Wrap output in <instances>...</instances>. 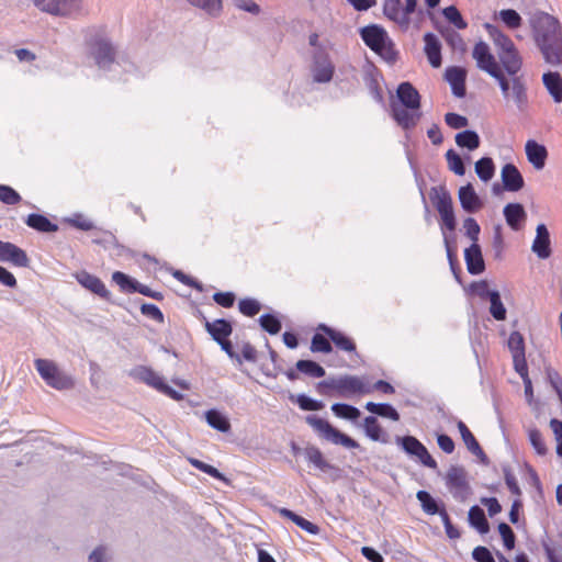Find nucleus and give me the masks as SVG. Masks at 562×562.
<instances>
[{"mask_svg":"<svg viewBox=\"0 0 562 562\" xmlns=\"http://www.w3.org/2000/svg\"><path fill=\"white\" fill-rule=\"evenodd\" d=\"M533 37L546 63L551 66L562 64V26L552 15L539 12L531 16Z\"/></svg>","mask_w":562,"mask_h":562,"instance_id":"nucleus-1","label":"nucleus"},{"mask_svg":"<svg viewBox=\"0 0 562 562\" xmlns=\"http://www.w3.org/2000/svg\"><path fill=\"white\" fill-rule=\"evenodd\" d=\"M328 389L337 391L338 395L347 396L349 394H369L371 385L357 375H344L339 378H329L317 383V391L323 395H329Z\"/></svg>","mask_w":562,"mask_h":562,"instance_id":"nucleus-2","label":"nucleus"},{"mask_svg":"<svg viewBox=\"0 0 562 562\" xmlns=\"http://www.w3.org/2000/svg\"><path fill=\"white\" fill-rule=\"evenodd\" d=\"M34 366L48 386L58 391L74 389L75 379L63 371L55 361L38 358L34 361Z\"/></svg>","mask_w":562,"mask_h":562,"instance_id":"nucleus-3","label":"nucleus"},{"mask_svg":"<svg viewBox=\"0 0 562 562\" xmlns=\"http://www.w3.org/2000/svg\"><path fill=\"white\" fill-rule=\"evenodd\" d=\"M361 38L372 50L387 61H395L396 52L387 33L379 25L364 26L360 31Z\"/></svg>","mask_w":562,"mask_h":562,"instance_id":"nucleus-4","label":"nucleus"},{"mask_svg":"<svg viewBox=\"0 0 562 562\" xmlns=\"http://www.w3.org/2000/svg\"><path fill=\"white\" fill-rule=\"evenodd\" d=\"M306 423L310 426H312L316 431L321 432L326 440L335 445H341L345 448L349 449L359 448V443L356 440L333 427L325 419L311 415L306 417Z\"/></svg>","mask_w":562,"mask_h":562,"instance_id":"nucleus-5","label":"nucleus"},{"mask_svg":"<svg viewBox=\"0 0 562 562\" xmlns=\"http://www.w3.org/2000/svg\"><path fill=\"white\" fill-rule=\"evenodd\" d=\"M446 484L453 497L460 502H464L471 494L468 473L463 467L451 465L446 475Z\"/></svg>","mask_w":562,"mask_h":562,"instance_id":"nucleus-6","label":"nucleus"},{"mask_svg":"<svg viewBox=\"0 0 562 562\" xmlns=\"http://www.w3.org/2000/svg\"><path fill=\"white\" fill-rule=\"evenodd\" d=\"M43 12L56 16H72L81 12L82 0H34Z\"/></svg>","mask_w":562,"mask_h":562,"instance_id":"nucleus-7","label":"nucleus"},{"mask_svg":"<svg viewBox=\"0 0 562 562\" xmlns=\"http://www.w3.org/2000/svg\"><path fill=\"white\" fill-rule=\"evenodd\" d=\"M434 194H431L432 203L440 214L441 221L447 229L454 231L456 229V217L453 213L452 199L449 192L445 188H440L439 190L434 188Z\"/></svg>","mask_w":562,"mask_h":562,"instance_id":"nucleus-8","label":"nucleus"},{"mask_svg":"<svg viewBox=\"0 0 562 562\" xmlns=\"http://www.w3.org/2000/svg\"><path fill=\"white\" fill-rule=\"evenodd\" d=\"M396 442L403 448V450L406 453L417 457L425 467L431 469L437 468V462L435 461V459L429 454L426 447L415 437H396Z\"/></svg>","mask_w":562,"mask_h":562,"instance_id":"nucleus-9","label":"nucleus"},{"mask_svg":"<svg viewBox=\"0 0 562 562\" xmlns=\"http://www.w3.org/2000/svg\"><path fill=\"white\" fill-rule=\"evenodd\" d=\"M313 74L317 82H328L331 80L335 67L331 64L328 54L323 47L315 49Z\"/></svg>","mask_w":562,"mask_h":562,"instance_id":"nucleus-10","label":"nucleus"},{"mask_svg":"<svg viewBox=\"0 0 562 562\" xmlns=\"http://www.w3.org/2000/svg\"><path fill=\"white\" fill-rule=\"evenodd\" d=\"M472 55L476 60L477 67L488 75H495L496 70L501 68L495 57L491 54L488 45L482 41L475 44Z\"/></svg>","mask_w":562,"mask_h":562,"instance_id":"nucleus-11","label":"nucleus"},{"mask_svg":"<svg viewBox=\"0 0 562 562\" xmlns=\"http://www.w3.org/2000/svg\"><path fill=\"white\" fill-rule=\"evenodd\" d=\"M393 119L404 130L413 128L422 117L419 109H411L403 104H391Z\"/></svg>","mask_w":562,"mask_h":562,"instance_id":"nucleus-12","label":"nucleus"},{"mask_svg":"<svg viewBox=\"0 0 562 562\" xmlns=\"http://www.w3.org/2000/svg\"><path fill=\"white\" fill-rule=\"evenodd\" d=\"M397 101L391 104H403L411 109H420V94L411 82H402L396 90Z\"/></svg>","mask_w":562,"mask_h":562,"instance_id":"nucleus-13","label":"nucleus"},{"mask_svg":"<svg viewBox=\"0 0 562 562\" xmlns=\"http://www.w3.org/2000/svg\"><path fill=\"white\" fill-rule=\"evenodd\" d=\"M93 57L100 68H106L115 59V48L109 40L99 38L94 42Z\"/></svg>","mask_w":562,"mask_h":562,"instance_id":"nucleus-14","label":"nucleus"},{"mask_svg":"<svg viewBox=\"0 0 562 562\" xmlns=\"http://www.w3.org/2000/svg\"><path fill=\"white\" fill-rule=\"evenodd\" d=\"M531 249L540 259H547L551 256L550 234L544 224H538Z\"/></svg>","mask_w":562,"mask_h":562,"instance_id":"nucleus-15","label":"nucleus"},{"mask_svg":"<svg viewBox=\"0 0 562 562\" xmlns=\"http://www.w3.org/2000/svg\"><path fill=\"white\" fill-rule=\"evenodd\" d=\"M502 182L505 190L517 192L525 186L524 178L518 168L513 164H506L502 169Z\"/></svg>","mask_w":562,"mask_h":562,"instance_id":"nucleus-16","label":"nucleus"},{"mask_svg":"<svg viewBox=\"0 0 562 562\" xmlns=\"http://www.w3.org/2000/svg\"><path fill=\"white\" fill-rule=\"evenodd\" d=\"M464 259L469 273L480 274L485 270L481 246L477 243H473L464 250Z\"/></svg>","mask_w":562,"mask_h":562,"instance_id":"nucleus-17","label":"nucleus"},{"mask_svg":"<svg viewBox=\"0 0 562 562\" xmlns=\"http://www.w3.org/2000/svg\"><path fill=\"white\" fill-rule=\"evenodd\" d=\"M467 71L461 67H448L445 72L446 80L450 83L452 93L458 98L465 95Z\"/></svg>","mask_w":562,"mask_h":562,"instance_id":"nucleus-18","label":"nucleus"},{"mask_svg":"<svg viewBox=\"0 0 562 562\" xmlns=\"http://www.w3.org/2000/svg\"><path fill=\"white\" fill-rule=\"evenodd\" d=\"M458 195L462 209L468 213H475L483 206V202L471 183L461 187Z\"/></svg>","mask_w":562,"mask_h":562,"instance_id":"nucleus-19","label":"nucleus"},{"mask_svg":"<svg viewBox=\"0 0 562 562\" xmlns=\"http://www.w3.org/2000/svg\"><path fill=\"white\" fill-rule=\"evenodd\" d=\"M77 281L102 299L110 300V292L106 290L104 283L95 276L90 274L87 271H81L76 274Z\"/></svg>","mask_w":562,"mask_h":562,"instance_id":"nucleus-20","label":"nucleus"},{"mask_svg":"<svg viewBox=\"0 0 562 562\" xmlns=\"http://www.w3.org/2000/svg\"><path fill=\"white\" fill-rule=\"evenodd\" d=\"M525 150L527 159L533 168L537 170L543 169L548 157L547 148L536 140L530 139L526 143Z\"/></svg>","mask_w":562,"mask_h":562,"instance_id":"nucleus-21","label":"nucleus"},{"mask_svg":"<svg viewBox=\"0 0 562 562\" xmlns=\"http://www.w3.org/2000/svg\"><path fill=\"white\" fill-rule=\"evenodd\" d=\"M383 13L402 26H408L409 24L411 13H406V8H402L401 0H384Z\"/></svg>","mask_w":562,"mask_h":562,"instance_id":"nucleus-22","label":"nucleus"},{"mask_svg":"<svg viewBox=\"0 0 562 562\" xmlns=\"http://www.w3.org/2000/svg\"><path fill=\"white\" fill-rule=\"evenodd\" d=\"M507 225L518 231L527 218V213L520 203H508L503 210Z\"/></svg>","mask_w":562,"mask_h":562,"instance_id":"nucleus-23","label":"nucleus"},{"mask_svg":"<svg viewBox=\"0 0 562 562\" xmlns=\"http://www.w3.org/2000/svg\"><path fill=\"white\" fill-rule=\"evenodd\" d=\"M130 375L148 384L149 386L155 387L158 391H160L165 383L161 376H159L153 369L145 366L135 367L133 370H131Z\"/></svg>","mask_w":562,"mask_h":562,"instance_id":"nucleus-24","label":"nucleus"},{"mask_svg":"<svg viewBox=\"0 0 562 562\" xmlns=\"http://www.w3.org/2000/svg\"><path fill=\"white\" fill-rule=\"evenodd\" d=\"M425 53L430 65L435 68L441 66V44L437 36L432 33H426L424 36Z\"/></svg>","mask_w":562,"mask_h":562,"instance_id":"nucleus-25","label":"nucleus"},{"mask_svg":"<svg viewBox=\"0 0 562 562\" xmlns=\"http://www.w3.org/2000/svg\"><path fill=\"white\" fill-rule=\"evenodd\" d=\"M512 89L510 95L513 97L517 108L524 111L528 103L527 87L522 76H510Z\"/></svg>","mask_w":562,"mask_h":562,"instance_id":"nucleus-26","label":"nucleus"},{"mask_svg":"<svg viewBox=\"0 0 562 562\" xmlns=\"http://www.w3.org/2000/svg\"><path fill=\"white\" fill-rule=\"evenodd\" d=\"M499 60L509 76H517L521 68L522 61L516 47L505 50V53H497Z\"/></svg>","mask_w":562,"mask_h":562,"instance_id":"nucleus-27","label":"nucleus"},{"mask_svg":"<svg viewBox=\"0 0 562 562\" xmlns=\"http://www.w3.org/2000/svg\"><path fill=\"white\" fill-rule=\"evenodd\" d=\"M542 82L555 103L562 102V77L559 72L549 71L542 76Z\"/></svg>","mask_w":562,"mask_h":562,"instance_id":"nucleus-28","label":"nucleus"},{"mask_svg":"<svg viewBox=\"0 0 562 562\" xmlns=\"http://www.w3.org/2000/svg\"><path fill=\"white\" fill-rule=\"evenodd\" d=\"M205 328L216 342L226 339L233 331L231 323L224 318L214 322L206 321Z\"/></svg>","mask_w":562,"mask_h":562,"instance_id":"nucleus-29","label":"nucleus"},{"mask_svg":"<svg viewBox=\"0 0 562 562\" xmlns=\"http://www.w3.org/2000/svg\"><path fill=\"white\" fill-rule=\"evenodd\" d=\"M363 428L366 435L373 441H380L382 443L389 442V435L380 426L376 417L368 416L363 420Z\"/></svg>","mask_w":562,"mask_h":562,"instance_id":"nucleus-30","label":"nucleus"},{"mask_svg":"<svg viewBox=\"0 0 562 562\" xmlns=\"http://www.w3.org/2000/svg\"><path fill=\"white\" fill-rule=\"evenodd\" d=\"M468 519L469 524L480 533L485 535L490 531V524L485 517L484 510L480 506L474 505L470 508Z\"/></svg>","mask_w":562,"mask_h":562,"instance_id":"nucleus-31","label":"nucleus"},{"mask_svg":"<svg viewBox=\"0 0 562 562\" xmlns=\"http://www.w3.org/2000/svg\"><path fill=\"white\" fill-rule=\"evenodd\" d=\"M485 29L491 36V38L494 41V44L498 48V53H505V50H509L515 47L513 41L505 35L498 27L486 23Z\"/></svg>","mask_w":562,"mask_h":562,"instance_id":"nucleus-32","label":"nucleus"},{"mask_svg":"<svg viewBox=\"0 0 562 562\" xmlns=\"http://www.w3.org/2000/svg\"><path fill=\"white\" fill-rule=\"evenodd\" d=\"M205 419L212 428L221 432H227L231 430V423L228 418L217 409L207 411L205 413Z\"/></svg>","mask_w":562,"mask_h":562,"instance_id":"nucleus-33","label":"nucleus"},{"mask_svg":"<svg viewBox=\"0 0 562 562\" xmlns=\"http://www.w3.org/2000/svg\"><path fill=\"white\" fill-rule=\"evenodd\" d=\"M26 224L42 233L56 232L58 226L52 223L46 216L41 214H30L26 218Z\"/></svg>","mask_w":562,"mask_h":562,"instance_id":"nucleus-34","label":"nucleus"},{"mask_svg":"<svg viewBox=\"0 0 562 562\" xmlns=\"http://www.w3.org/2000/svg\"><path fill=\"white\" fill-rule=\"evenodd\" d=\"M454 139L459 147L467 148L469 150L479 148L481 143L479 134L471 130L458 133Z\"/></svg>","mask_w":562,"mask_h":562,"instance_id":"nucleus-35","label":"nucleus"},{"mask_svg":"<svg viewBox=\"0 0 562 562\" xmlns=\"http://www.w3.org/2000/svg\"><path fill=\"white\" fill-rule=\"evenodd\" d=\"M279 513L283 517L292 520L295 525H297L299 527H301L302 529H304L305 531H307L311 535H317L319 532V527L317 525L306 520L305 518L296 515L295 513H293L292 510H290L288 508H281L279 510Z\"/></svg>","mask_w":562,"mask_h":562,"instance_id":"nucleus-36","label":"nucleus"},{"mask_svg":"<svg viewBox=\"0 0 562 562\" xmlns=\"http://www.w3.org/2000/svg\"><path fill=\"white\" fill-rule=\"evenodd\" d=\"M475 173L484 181H490L495 173V165L491 157H483L475 162Z\"/></svg>","mask_w":562,"mask_h":562,"instance_id":"nucleus-37","label":"nucleus"},{"mask_svg":"<svg viewBox=\"0 0 562 562\" xmlns=\"http://www.w3.org/2000/svg\"><path fill=\"white\" fill-rule=\"evenodd\" d=\"M297 371L313 378H322L325 375V369L313 360H299L295 363Z\"/></svg>","mask_w":562,"mask_h":562,"instance_id":"nucleus-38","label":"nucleus"},{"mask_svg":"<svg viewBox=\"0 0 562 562\" xmlns=\"http://www.w3.org/2000/svg\"><path fill=\"white\" fill-rule=\"evenodd\" d=\"M188 2L214 18L218 16L223 10L222 0H188Z\"/></svg>","mask_w":562,"mask_h":562,"instance_id":"nucleus-39","label":"nucleus"},{"mask_svg":"<svg viewBox=\"0 0 562 562\" xmlns=\"http://www.w3.org/2000/svg\"><path fill=\"white\" fill-rule=\"evenodd\" d=\"M331 411L337 417L352 422L357 420L361 415L357 407L345 403L333 404Z\"/></svg>","mask_w":562,"mask_h":562,"instance_id":"nucleus-40","label":"nucleus"},{"mask_svg":"<svg viewBox=\"0 0 562 562\" xmlns=\"http://www.w3.org/2000/svg\"><path fill=\"white\" fill-rule=\"evenodd\" d=\"M416 497L426 514L440 515L442 508L439 507L437 501L427 491H418Z\"/></svg>","mask_w":562,"mask_h":562,"instance_id":"nucleus-41","label":"nucleus"},{"mask_svg":"<svg viewBox=\"0 0 562 562\" xmlns=\"http://www.w3.org/2000/svg\"><path fill=\"white\" fill-rule=\"evenodd\" d=\"M491 306H490V313L496 321H504L506 318V308L501 300V294L498 291L493 290V293L491 294Z\"/></svg>","mask_w":562,"mask_h":562,"instance_id":"nucleus-42","label":"nucleus"},{"mask_svg":"<svg viewBox=\"0 0 562 562\" xmlns=\"http://www.w3.org/2000/svg\"><path fill=\"white\" fill-rule=\"evenodd\" d=\"M461 438L470 452H481V446L463 422H458Z\"/></svg>","mask_w":562,"mask_h":562,"instance_id":"nucleus-43","label":"nucleus"},{"mask_svg":"<svg viewBox=\"0 0 562 562\" xmlns=\"http://www.w3.org/2000/svg\"><path fill=\"white\" fill-rule=\"evenodd\" d=\"M5 261H10L18 267H29L30 259L24 250L15 246L11 245L10 250L8 251Z\"/></svg>","mask_w":562,"mask_h":562,"instance_id":"nucleus-44","label":"nucleus"},{"mask_svg":"<svg viewBox=\"0 0 562 562\" xmlns=\"http://www.w3.org/2000/svg\"><path fill=\"white\" fill-rule=\"evenodd\" d=\"M305 456L310 462L315 464L318 469L325 471L330 469L329 463L324 459L321 450L314 446L307 447L305 449Z\"/></svg>","mask_w":562,"mask_h":562,"instance_id":"nucleus-45","label":"nucleus"},{"mask_svg":"<svg viewBox=\"0 0 562 562\" xmlns=\"http://www.w3.org/2000/svg\"><path fill=\"white\" fill-rule=\"evenodd\" d=\"M499 19L512 30L518 29L521 25L522 19L519 13L514 9H504L498 12Z\"/></svg>","mask_w":562,"mask_h":562,"instance_id":"nucleus-46","label":"nucleus"},{"mask_svg":"<svg viewBox=\"0 0 562 562\" xmlns=\"http://www.w3.org/2000/svg\"><path fill=\"white\" fill-rule=\"evenodd\" d=\"M508 348L514 357L525 356V340L519 331H513L508 338Z\"/></svg>","mask_w":562,"mask_h":562,"instance_id":"nucleus-47","label":"nucleus"},{"mask_svg":"<svg viewBox=\"0 0 562 562\" xmlns=\"http://www.w3.org/2000/svg\"><path fill=\"white\" fill-rule=\"evenodd\" d=\"M446 159L449 169L453 171L456 175L463 176L465 173L464 162L462 158L453 149H449L446 153Z\"/></svg>","mask_w":562,"mask_h":562,"instance_id":"nucleus-48","label":"nucleus"},{"mask_svg":"<svg viewBox=\"0 0 562 562\" xmlns=\"http://www.w3.org/2000/svg\"><path fill=\"white\" fill-rule=\"evenodd\" d=\"M443 16L452 23L457 29L464 30L468 23L463 20L461 13L454 5L447 7L442 10Z\"/></svg>","mask_w":562,"mask_h":562,"instance_id":"nucleus-49","label":"nucleus"},{"mask_svg":"<svg viewBox=\"0 0 562 562\" xmlns=\"http://www.w3.org/2000/svg\"><path fill=\"white\" fill-rule=\"evenodd\" d=\"M112 280L121 288L122 291L128 293H133L135 291L134 288H136L138 282L121 271H115L112 274Z\"/></svg>","mask_w":562,"mask_h":562,"instance_id":"nucleus-50","label":"nucleus"},{"mask_svg":"<svg viewBox=\"0 0 562 562\" xmlns=\"http://www.w3.org/2000/svg\"><path fill=\"white\" fill-rule=\"evenodd\" d=\"M261 328L270 335H276L281 330V322L271 314L261 315L259 318Z\"/></svg>","mask_w":562,"mask_h":562,"instance_id":"nucleus-51","label":"nucleus"},{"mask_svg":"<svg viewBox=\"0 0 562 562\" xmlns=\"http://www.w3.org/2000/svg\"><path fill=\"white\" fill-rule=\"evenodd\" d=\"M443 37H445L446 42L448 43V45L453 50H458L460 53H464L467 50L465 42L463 41L462 36L458 32H456L453 30H448L443 34Z\"/></svg>","mask_w":562,"mask_h":562,"instance_id":"nucleus-52","label":"nucleus"},{"mask_svg":"<svg viewBox=\"0 0 562 562\" xmlns=\"http://www.w3.org/2000/svg\"><path fill=\"white\" fill-rule=\"evenodd\" d=\"M189 462L196 469L210 474L211 476L218 479L225 483H228L229 481L225 477L224 474H222L216 468L206 464L198 459L190 458Z\"/></svg>","mask_w":562,"mask_h":562,"instance_id":"nucleus-53","label":"nucleus"},{"mask_svg":"<svg viewBox=\"0 0 562 562\" xmlns=\"http://www.w3.org/2000/svg\"><path fill=\"white\" fill-rule=\"evenodd\" d=\"M311 350L313 352L319 351L329 353L333 350V347L328 338L321 334H315L312 338Z\"/></svg>","mask_w":562,"mask_h":562,"instance_id":"nucleus-54","label":"nucleus"},{"mask_svg":"<svg viewBox=\"0 0 562 562\" xmlns=\"http://www.w3.org/2000/svg\"><path fill=\"white\" fill-rule=\"evenodd\" d=\"M238 307L240 313L246 316H255L259 313L261 305L257 300L254 299H243L238 303Z\"/></svg>","mask_w":562,"mask_h":562,"instance_id":"nucleus-55","label":"nucleus"},{"mask_svg":"<svg viewBox=\"0 0 562 562\" xmlns=\"http://www.w3.org/2000/svg\"><path fill=\"white\" fill-rule=\"evenodd\" d=\"M0 201L14 205L21 201V195L9 186L0 184Z\"/></svg>","mask_w":562,"mask_h":562,"instance_id":"nucleus-56","label":"nucleus"},{"mask_svg":"<svg viewBox=\"0 0 562 562\" xmlns=\"http://www.w3.org/2000/svg\"><path fill=\"white\" fill-rule=\"evenodd\" d=\"M330 340L336 345L337 348L341 350L349 352L356 350L355 342L338 330H336V333L331 336Z\"/></svg>","mask_w":562,"mask_h":562,"instance_id":"nucleus-57","label":"nucleus"},{"mask_svg":"<svg viewBox=\"0 0 562 562\" xmlns=\"http://www.w3.org/2000/svg\"><path fill=\"white\" fill-rule=\"evenodd\" d=\"M498 531H499V535L503 539V542H504V546L506 547V549H508V550L514 549L516 537H515L513 529L509 527V525H507L506 522H501L498 525Z\"/></svg>","mask_w":562,"mask_h":562,"instance_id":"nucleus-58","label":"nucleus"},{"mask_svg":"<svg viewBox=\"0 0 562 562\" xmlns=\"http://www.w3.org/2000/svg\"><path fill=\"white\" fill-rule=\"evenodd\" d=\"M445 121L447 125L454 130L463 128L469 125V120L465 116L452 112L445 115Z\"/></svg>","mask_w":562,"mask_h":562,"instance_id":"nucleus-59","label":"nucleus"},{"mask_svg":"<svg viewBox=\"0 0 562 562\" xmlns=\"http://www.w3.org/2000/svg\"><path fill=\"white\" fill-rule=\"evenodd\" d=\"M296 402L303 411H319L324 407L322 402L315 401L304 394L297 395Z\"/></svg>","mask_w":562,"mask_h":562,"instance_id":"nucleus-60","label":"nucleus"},{"mask_svg":"<svg viewBox=\"0 0 562 562\" xmlns=\"http://www.w3.org/2000/svg\"><path fill=\"white\" fill-rule=\"evenodd\" d=\"M529 439L538 454L544 456L547 453V447L539 430L531 429L529 431Z\"/></svg>","mask_w":562,"mask_h":562,"instance_id":"nucleus-61","label":"nucleus"},{"mask_svg":"<svg viewBox=\"0 0 562 562\" xmlns=\"http://www.w3.org/2000/svg\"><path fill=\"white\" fill-rule=\"evenodd\" d=\"M463 226L465 228L467 236L473 241L477 243L480 226L473 217H468L464 220Z\"/></svg>","mask_w":562,"mask_h":562,"instance_id":"nucleus-62","label":"nucleus"},{"mask_svg":"<svg viewBox=\"0 0 562 562\" xmlns=\"http://www.w3.org/2000/svg\"><path fill=\"white\" fill-rule=\"evenodd\" d=\"M112 558L104 546L97 547L88 558L89 562H111Z\"/></svg>","mask_w":562,"mask_h":562,"instance_id":"nucleus-63","label":"nucleus"},{"mask_svg":"<svg viewBox=\"0 0 562 562\" xmlns=\"http://www.w3.org/2000/svg\"><path fill=\"white\" fill-rule=\"evenodd\" d=\"M472 558L476 562H495L491 551L486 547H476L472 552Z\"/></svg>","mask_w":562,"mask_h":562,"instance_id":"nucleus-64","label":"nucleus"}]
</instances>
